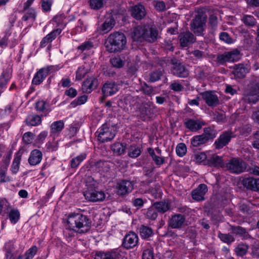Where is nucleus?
Masks as SVG:
<instances>
[{"instance_id":"obj_2","label":"nucleus","mask_w":259,"mask_h":259,"mask_svg":"<svg viewBox=\"0 0 259 259\" xmlns=\"http://www.w3.org/2000/svg\"><path fill=\"white\" fill-rule=\"evenodd\" d=\"M126 38L124 34L118 31L111 33L106 39L105 46L110 53H120L126 48Z\"/></svg>"},{"instance_id":"obj_3","label":"nucleus","mask_w":259,"mask_h":259,"mask_svg":"<svg viewBox=\"0 0 259 259\" xmlns=\"http://www.w3.org/2000/svg\"><path fill=\"white\" fill-rule=\"evenodd\" d=\"M243 96L244 99L249 103H255L259 100V84L256 79L248 84Z\"/></svg>"},{"instance_id":"obj_41","label":"nucleus","mask_w":259,"mask_h":259,"mask_svg":"<svg viewBox=\"0 0 259 259\" xmlns=\"http://www.w3.org/2000/svg\"><path fill=\"white\" fill-rule=\"evenodd\" d=\"M86 158V154L82 153L73 158L71 160L70 165L72 168H76L80 163Z\"/></svg>"},{"instance_id":"obj_23","label":"nucleus","mask_w":259,"mask_h":259,"mask_svg":"<svg viewBox=\"0 0 259 259\" xmlns=\"http://www.w3.org/2000/svg\"><path fill=\"white\" fill-rule=\"evenodd\" d=\"M232 138L231 133L225 132L221 135L219 138L215 141L214 145L217 149H221L227 145Z\"/></svg>"},{"instance_id":"obj_57","label":"nucleus","mask_w":259,"mask_h":259,"mask_svg":"<svg viewBox=\"0 0 259 259\" xmlns=\"http://www.w3.org/2000/svg\"><path fill=\"white\" fill-rule=\"evenodd\" d=\"M161 75V71L156 70L149 74V80L150 82H155L160 79Z\"/></svg>"},{"instance_id":"obj_6","label":"nucleus","mask_w":259,"mask_h":259,"mask_svg":"<svg viewBox=\"0 0 259 259\" xmlns=\"http://www.w3.org/2000/svg\"><path fill=\"white\" fill-rule=\"evenodd\" d=\"M147 26H138L135 27L132 32V37L134 41H143L145 40L149 42H152L155 38V31H153V37H149L145 34Z\"/></svg>"},{"instance_id":"obj_59","label":"nucleus","mask_w":259,"mask_h":259,"mask_svg":"<svg viewBox=\"0 0 259 259\" xmlns=\"http://www.w3.org/2000/svg\"><path fill=\"white\" fill-rule=\"evenodd\" d=\"M10 77L8 73L3 72L0 75V88H4L7 84Z\"/></svg>"},{"instance_id":"obj_8","label":"nucleus","mask_w":259,"mask_h":259,"mask_svg":"<svg viewBox=\"0 0 259 259\" xmlns=\"http://www.w3.org/2000/svg\"><path fill=\"white\" fill-rule=\"evenodd\" d=\"M226 167L232 173L240 174L246 168V163L242 159L233 158L226 164Z\"/></svg>"},{"instance_id":"obj_21","label":"nucleus","mask_w":259,"mask_h":259,"mask_svg":"<svg viewBox=\"0 0 259 259\" xmlns=\"http://www.w3.org/2000/svg\"><path fill=\"white\" fill-rule=\"evenodd\" d=\"M132 16L137 20L143 19L146 15V12L145 7L141 4L133 6L131 10Z\"/></svg>"},{"instance_id":"obj_39","label":"nucleus","mask_w":259,"mask_h":259,"mask_svg":"<svg viewBox=\"0 0 259 259\" xmlns=\"http://www.w3.org/2000/svg\"><path fill=\"white\" fill-rule=\"evenodd\" d=\"M8 213L10 221L12 224H16L20 219V213L17 209L11 208L10 206Z\"/></svg>"},{"instance_id":"obj_61","label":"nucleus","mask_w":259,"mask_h":259,"mask_svg":"<svg viewBox=\"0 0 259 259\" xmlns=\"http://www.w3.org/2000/svg\"><path fill=\"white\" fill-rule=\"evenodd\" d=\"M87 101V96L85 95H83L77 98L74 101H72L71 103V105H72V107H75L77 105H80L84 104V103L86 102Z\"/></svg>"},{"instance_id":"obj_46","label":"nucleus","mask_w":259,"mask_h":259,"mask_svg":"<svg viewBox=\"0 0 259 259\" xmlns=\"http://www.w3.org/2000/svg\"><path fill=\"white\" fill-rule=\"evenodd\" d=\"M218 237L224 242L230 244L234 241V238L230 234L218 233Z\"/></svg>"},{"instance_id":"obj_52","label":"nucleus","mask_w":259,"mask_h":259,"mask_svg":"<svg viewBox=\"0 0 259 259\" xmlns=\"http://www.w3.org/2000/svg\"><path fill=\"white\" fill-rule=\"evenodd\" d=\"M141 153L140 148L136 146H131L128 155L132 158H137Z\"/></svg>"},{"instance_id":"obj_28","label":"nucleus","mask_w":259,"mask_h":259,"mask_svg":"<svg viewBox=\"0 0 259 259\" xmlns=\"http://www.w3.org/2000/svg\"><path fill=\"white\" fill-rule=\"evenodd\" d=\"M42 155L40 151L37 149L32 150L30 154L28 162L31 165L39 164L42 159Z\"/></svg>"},{"instance_id":"obj_51","label":"nucleus","mask_w":259,"mask_h":259,"mask_svg":"<svg viewBox=\"0 0 259 259\" xmlns=\"http://www.w3.org/2000/svg\"><path fill=\"white\" fill-rule=\"evenodd\" d=\"M10 208L9 202L6 199L0 198V214L3 210H4L5 213H8Z\"/></svg>"},{"instance_id":"obj_17","label":"nucleus","mask_w":259,"mask_h":259,"mask_svg":"<svg viewBox=\"0 0 259 259\" xmlns=\"http://www.w3.org/2000/svg\"><path fill=\"white\" fill-rule=\"evenodd\" d=\"M180 46L182 48L188 47L195 41L194 35L189 31L182 32L179 35Z\"/></svg>"},{"instance_id":"obj_24","label":"nucleus","mask_w":259,"mask_h":259,"mask_svg":"<svg viewBox=\"0 0 259 259\" xmlns=\"http://www.w3.org/2000/svg\"><path fill=\"white\" fill-rule=\"evenodd\" d=\"M242 184L247 189L254 191H259V179L250 177L245 178L242 181Z\"/></svg>"},{"instance_id":"obj_12","label":"nucleus","mask_w":259,"mask_h":259,"mask_svg":"<svg viewBox=\"0 0 259 259\" xmlns=\"http://www.w3.org/2000/svg\"><path fill=\"white\" fill-rule=\"evenodd\" d=\"M186 217L180 213L171 215L168 221V226L173 229H181L185 225Z\"/></svg>"},{"instance_id":"obj_7","label":"nucleus","mask_w":259,"mask_h":259,"mask_svg":"<svg viewBox=\"0 0 259 259\" xmlns=\"http://www.w3.org/2000/svg\"><path fill=\"white\" fill-rule=\"evenodd\" d=\"M167 61H169V60H167ZM169 61V63L171 65L170 72L173 75L179 77H186L188 76V70L179 60L173 58Z\"/></svg>"},{"instance_id":"obj_37","label":"nucleus","mask_w":259,"mask_h":259,"mask_svg":"<svg viewBox=\"0 0 259 259\" xmlns=\"http://www.w3.org/2000/svg\"><path fill=\"white\" fill-rule=\"evenodd\" d=\"M140 116L143 120L149 118L151 115V109L148 105H144L140 108Z\"/></svg>"},{"instance_id":"obj_35","label":"nucleus","mask_w":259,"mask_h":259,"mask_svg":"<svg viewBox=\"0 0 259 259\" xmlns=\"http://www.w3.org/2000/svg\"><path fill=\"white\" fill-rule=\"evenodd\" d=\"M217 131L213 127H207L203 129V133L202 135L208 142L209 140H212L217 136Z\"/></svg>"},{"instance_id":"obj_58","label":"nucleus","mask_w":259,"mask_h":259,"mask_svg":"<svg viewBox=\"0 0 259 259\" xmlns=\"http://www.w3.org/2000/svg\"><path fill=\"white\" fill-rule=\"evenodd\" d=\"M37 251V247L35 245L32 246L25 253V259H32Z\"/></svg>"},{"instance_id":"obj_44","label":"nucleus","mask_w":259,"mask_h":259,"mask_svg":"<svg viewBox=\"0 0 259 259\" xmlns=\"http://www.w3.org/2000/svg\"><path fill=\"white\" fill-rule=\"evenodd\" d=\"M6 250V259H15L12 251L14 248V244L12 242L7 243L5 245Z\"/></svg>"},{"instance_id":"obj_36","label":"nucleus","mask_w":259,"mask_h":259,"mask_svg":"<svg viewBox=\"0 0 259 259\" xmlns=\"http://www.w3.org/2000/svg\"><path fill=\"white\" fill-rule=\"evenodd\" d=\"M111 150L113 153L117 155H121L124 153L125 151V145L121 143H115L111 146Z\"/></svg>"},{"instance_id":"obj_4","label":"nucleus","mask_w":259,"mask_h":259,"mask_svg":"<svg viewBox=\"0 0 259 259\" xmlns=\"http://www.w3.org/2000/svg\"><path fill=\"white\" fill-rule=\"evenodd\" d=\"M98 140L102 143L112 140L115 136V132L112 127L107 123L104 124L96 132Z\"/></svg>"},{"instance_id":"obj_22","label":"nucleus","mask_w":259,"mask_h":259,"mask_svg":"<svg viewBox=\"0 0 259 259\" xmlns=\"http://www.w3.org/2000/svg\"><path fill=\"white\" fill-rule=\"evenodd\" d=\"M97 85L98 80L94 77H90L83 81L82 84V90L84 93H90L96 88Z\"/></svg>"},{"instance_id":"obj_48","label":"nucleus","mask_w":259,"mask_h":259,"mask_svg":"<svg viewBox=\"0 0 259 259\" xmlns=\"http://www.w3.org/2000/svg\"><path fill=\"white\" fill-rule=\"evenodd\" d=\"M26 14L23 16L22 20L24 21H27L30 19L34 20L36 18V13L34 9L30 8L27 10Z\"/></svg>"},{"instance_id":"obj_18","label":"nucleus","mask_w":259,"mask_h":259,"mask_svg":"<svg viewBox=\"0 0 259 259\" xmlns=\"http://www.w3.org/2000/svg\"><path fill=\"white\" fill-rule=\"evenodd\" d=\"M207 187L205 184H200L198 187L193 190L191 193L192 198L197 201H202L204 199V195L207 192Z\"/></svg>"},{"instance_id":"obj_60","label":"nucleus","mask_w":259,"mask_h":259,"mask_svg":"<svg viewBox=\"0 0 259 259\" xmlns=\"http://www.w3.org/2000/svg\"><path fill=\"white\" fill-rule=\"evenodd\" d=\"M34 135L30 132L25 133L23 136V141L25 144H29L32 143L34 139Z\"/></svg>"},{"instance_id":"obj_33","label":"nucleus","mask_w":259,"mask_h":259,"mask_svg":"<svg viewBox=\"0 0 259 259\" xmlns=\"http://www.w3.org/2000/svg\"><path fill=\"white\" fill-rule=\"evenodd\" d=\"M49 107V104L44 100L38 101L35 103V109L39 112L43 113L45 116H47L51 111Z\"/></svg>"},{"instance_id":"obj_27","label":"nucleus","mask_w":259,"mask_h":259,"mask_svg":"<svg viewBox=\"0 0 259 259\" xmlns=\"http://www.w3.org/2000/svg\"><path fill=\"white\" fill-rule=\"evenodd\" d=\"M185 126L192 132H196L202 128L204 125L202 121L192 119H188L184 123Z\"/></svg>"},{"instance_id":"obj_63","label":"nucleus","mask_w":259,"mask_h":259,"mask_svg":"<svg viewBox=\"0 0 259 259\" xmlns=\"http://www.w3.org/2000/svg\"><path fill=\"white\" fill-rule=\"evenodd\" d=\"M104 5L103 0H90V6L94 9H99Z\"/></svg>"},{"instance_id":"obj_64","label":"nucleus","mask_w":259,"mask_h":259,"mask_svg":"<svg viewBox=\"0 0 259 259\" xmlns=\"http://www.w3.org/2000/svg\"><path fill=\"white\" fill-rule=\"evenodd\" d=\"M112 66L116 68H121L124 65V62L120 58H114L110 60Z\"/></svg>"},{"instance_id":"obj_29","label":"nucleus","mask_w":259,"mask_h":259,"mask_svg":"<svg viewBox=\"0 0 259 259\" xmlns=\"http://www.w3.org/2000/svg\"><path fill=\"white\" fill-rule=\"evenodd\" d=\"M153 205L157 211L160 213H164L170 208V204L168 201L156 202Z\"/></svg>"},{"instance_id":"obj_5","label":"nucleus","mask_w":259,"mask_h":259,"mask_svg":"<svg viewBox=\"0 0 259 259\" xmlns=\"http://www.w3.org/2000/svg\"><path fill=\"white\" fill-rule=\"evenodd\" d=\"M57 66H48L39 69L32 79V83L38 85L41 83L49 74L54 73L58 70Z\"/></svg>"},{"instance_id":"obj_31","label":"nucleus","mask_w":259,"mask_h":259,"mask_svg":"<svg viewBox=\"0 0 259 259\" xmlns=\"http://www.w3.org/2000/svg\"><path fill=\"white\" fill-rule=\"evenodd\" d=\"M139 229L140 235L143 239H148L154 234L153 229L149 226L141 225Z\"/></svg>"},{"instance_id":"obj_38","label":"nucleus","mask_w":259,"mask_h":259,"mask_svg":"<svg viewBox=\"0 0 259 259\" xmlns=\"http://www.w3.org/2000/svg\"><path fill=\"white\" fill-rule=\"evenodd\" d=\"M207 142L202 134L194 136L191 140V145L193 147H198Z\"/></svg>"},{"instance_id":"obj_50","label":"nucleus","mask_w":259,"mask_h":259,"mask_svg":"<svg viewBox=\"0 0 259 259\" xmlns=\"http://www.w3.org/2000/svg\"><path fill=\"white\" fill-rule=\"evenodd\" d=\"M89 69L83 66L79 67L76 72V79L81 80L88 73Z\"/></svg>"},{"instance_id":"obj_42","label":"nucleus","mask_w":259,"mask_h":259,"mask_svg":"<svg viewBox=\"0 0 259 259\" xmlns=\"http://www.w3.org/2000/svg\"><path fill=\"white\" fill-rule=\"evenodd\" d=\"M241 20L245 25L249 26H253L256 23V19L251 15H244L242 17Z\"/></svg>"},{"instance_id":"obj_32","label":"nucleus","mask_w":259,"mask_h":259,"mask_svg":"<svg viewBox=\"0 0 259 259\" xmlns=\"http://www.w3.org/2000/svg\"><path fill=\"white\" fill-rule=\"evenodd\" d=\"M205 164H208L210 166L222 167L223 164V160L222 157L217 155H213L207 159V161L205 162Z\"/></svg>"},{"instance_id":"obj_53","label":"nucleus","mask_w":259,"mask_h":259,"mask_svg":"<svg viewBox=\"0 0 259 259\" xmlns=\"http://www.w3.org/2000/svg\"><path fill=\"white\" fill-rule=\"evenodd\" d=\"M248 248L247 245L240 244L236 248L235 252L238 255L243 256L246 253Z\"/></svg>"},{"instance_id":"obj_45","label":"nucleus","mask_w":259,"mask_h":259,"mask_svg":"<svg viewBox=\"0 0 259 259\" xmlns=\"http://www.w3.org/2000/svg\"><path fill=\"white\" fill-rule=\"evenodd\" d=\"M158 212L152 204L147 210L146 213V217L151 220H155L158 216Z\"/></svg>"},{"instance_id":"obj_14","label":"nucleus","mask_w":259,"mask_h":259,"mask_svg":"<svg viewBox=\"0 0 259 259\" xmlns=\"http://www.w3.org/2000/svg\"><path fill=\"white\" fill-rule=\"evenodd\" d=\"M200 95L205 103L209 107H215L219 104L218 96L212 91H205L201 93Z\"/></svg>"},{"instance_id":"obj_55","label":"nucleus","mask_w":259,"mask_h":259,"mask_svg":"<svg viewBox=\"0 0 259 259\" xmlns=\"http://www.w3.org/2000/svg\"><path fill=\"white\" fill-rule=\"evenodd\" d=\"M219 38L220 40L228 44H231L233 42V39L226 32H221L219 35Z\"/></svg>"},{"instance_id":"obj_13","label":"nucleus","mask_w":259,"mask_h":259,"mask_svg":"<svg viewBox=\"0 0 259 259\" xmlns=\"http://www.w3.org/2000/svg\"><path fill=\"white\" fill-rule=\"evenodd\" d=\"M139 242V237L137 234L130 232L124 237L122 246L126 249H131L136 246Z\"/></svg>"},{"instance_id":"obj_40","label":"nucleus","mask_w":259,"mask_h":259,"mask_svg":"<svg viewBox=\"0 0 259 259\" xmlns=\"http://www.w3.org/2000/svg\"><path fill=\"white\" fill-rule=\"evenodd\" d=\"M64 123L63 120H58L52 123L51 125V133H57L60 132L64 128Z\"/></svg>"},{"instance_id":"obj_47","label":"nucleus","mask_w":259,"mask_h":259,"mask_svg":"<svg viewBox=\"0 0 259 259\" xmlns=\"http://www.w3.org/2000/svg\"><path fill=\"white\" fill-rule=\"evenodd\" d=\"M21 161V156H17L14 158V159L13 161L11 170L13 174H16L19 170V164Z\"/></svg>"},{"instance_id":"obj_56","label":"nucleus","mask_w":259,"mask_h":259,"mask_svg":"<svg viewBox=\"0 0 259 259\" xmlns=\"http://www.w3.org/2000/svg\"><path fill=\"white\" fill-rule=\"evenodd\" d=\"M7 170L5 168L0 167V184L10 182L11 178L7 176Z\"/></svg>"},{"instance_id":"obj_62","label":"nucleus","mask_w":259,"mask_h":259,"mask_svg":"<svg viewBox=\"0 0 259 259\" xmlns=\"http://www.w3.org/2000/svg\"><path fill=\"white\" fill-rule=\"evenodd\" d=\"M61 31L62 29L61 28H57L51 32L46 36L49 38V40L50 41V42H52L56 38L58 35L61 33Z\"/></svg>"},{"instance_id":"obj_34","label":"nucleus","mask_w":259,"mask_h":259,"mask_svg":"<svg viewBox=\"0 0 259 259\" xmlns=\"http://www.w3.org/2000/svg\"><path fill=\"white\" fill-rule=\"evenodd\" d=\"M147 151L151 157L152 160L155 162L156 165L160 166L165 162V158L156 155L154 150L153 148H148Z\"/></svg>"},{"instance_id":"obj_25","label":"nucleus","mask_w":259,"mask_h":259,"mask_svg":"<svg viewBox=\"0 0 259 259\" xmlns=\"http://www.w3.org/2000/svg\"><path fill=\"white\" fill-rule=\"evenodd\" d=\"M115 20L113 17L112 16H109L99 28V30L101 33H106L113 28L115 25Z\"/></svg>"},{"instance_id":"obj_54","label":"nucleus","mask_w":259,"mask_h":259,"mask_svg":"<svg viewBox=\"0 0 259 259\" xmlns=\"http://www.w3.org/2000/svg\"><path fill=\"white\" fill-rule=\"evenodd\" d=\"M187 152V147L185 144L180 143L176 147L177 154L180 157H183Z\"/></svg>"},{"instance_id":"obj_43","label":"nucleus","mask_w":259,"mask_h":259,"mask_svg":"<svg viewBox=\"0 0 259 259\" xmlns=\"http://www.w3.org/2000/svg\"><path fill=\"white\" fill-rule=\"evenodd\" d=\"M230 230L231 232L237 235L242 236L247 233L246 230L239 226H231Z\"/></svg>"},{"instance_id":"obj_30","label":"nucleus","mask_w":259,"mask_h":259,"mask_svg":"<svg viewBox=\"0 0 259 259\" xmlns=\"http://www.w3.org/2000/svg\"><path fill=\"white\" fill-rule=\"evenodd\" d=\"M37 114H30L27 116L25 119L26 123L27 125L37 126L41 123V117Z\"/></svg>"},{"instance_id":"obj_11","label":"nucleus","mask_w":259,"mask_h":259,"mask_svg":"<svg viewBox=\"0 0 259 259\" xmlns=\"http://www.w3.org/2000/svg\"><path fill=\"white\" fill-rule=\"evenodd\" d=\"M206 19L202 15H198L191 23V29L195 34L200 35L204 30Z\"/></svg>"},{"instance_id":"obj_19","label":"nucleus","mask_w":259,"mask_h":259,"mask_svg":"<svg viewBox=\"0 0 259 259\" xmlns=\"http://www.w3.org/2000/svg\"><path fill=\"white\" fill-rule=\"evenodd\" d=\"M120 253L117 250L108 251H97L95 255L94 259H119Z\"/></svg>"},{"instance_id":"obj_9","label":"nucleus","mask_w":259,"mask_h":259,"mask_svg":"<svg viewBox=\"0 0 259 259\" xmlns=\"http://www.w3.org/2000/svg\"><path fill=\"white\" fill-rule=\"evenodd\" d=\"M240 59V52L238 49H234L231 51L226 52L217 56L218 61L222 64L226 62H235Z\"/></svg>"},{"instance_id":"obj_15","label":"nucleus","mask_w":259,"mask_h":259,"mask_svg":"<svg viewBox=\"0 0 259 259\" xmlns=\"http://www.w3.org/2000/svg\"><path fill=\"white\" fill-rule=\"evenodd\" d=\"M119 90L118 84L114 81L105 82L102 88V92L104 97L111 96L115 94Z\"/></svg>"},{"instance_id":"obj_20","label":"nucleus","mask_w":259,"mask_h":259,"mask_svg":"<svg viewBox=\"0 0 259 259\" xmlns=\"http://www.w3.org/2000/svg\"><path fill=\"white\" fill-rule=\"evenodd\" d=\"M111 163L106 161H98L93 165V168L101 175L108 173L111 168Z\"/></svg>"},{"instance_id":"obj_1","label":"nucleus","mask_w":259,"mask_h":259,"mask_svg":"<svg viewBox=\"0 0 259 259\" xmlns=\"http://www.w3.org/2000/svg\"><path fill=\"white\" fill-rule=\"evenodd\" d=\"M91 221L85 215L80 213L69 214L67 219L68 228L64 231V235L71 238L74 232L84 233L91 228Z\"/></svg>"},{"instance_id":"obj_26","label":"nucleus","mask_w":259,"mask_h":259,"mask_svg":"<svg viewBox=\"0 0 259 259\" xmlns=\"http://www.w3.org/2000/svg\"><path fill=\"white\" fill-rule=\"evenodd\" d=\"M233 68V74L235 76L239 78L244 77L246 74L249 72V69L247 66L242 64L234 65Z\"/></svg>"},{"instance_id":"obj_16","label":"nucleus","mask_w":259,"mask_h":259,"mask_svg":"<svg viewBox=\"0 0 259 259\" xmlns=\"http://www.w3.org/2000/svg\"><path fill=\"white\" fill-rule=\"evenodd\" d=\"M85 199L92 202L103 201L105 197V193L102 191L96 190H89L84 193Z\"/></svg>"},{"instance_id":"obj_10","label":"nucleus","mask_w":259,"mask_h":259,"mask_svg":"<svg viewBox=\"0 0 259 259\" xmlns=\"http://www.w3.org/2000/svg\"><path fill=\"white\" fill-rule=\"evenodd\" d=\"M135 183L133 181L122 180L118 182L116 185L117 194L120 196H125L130 193L134 189Z\"/></svg>"},{"instance_id":"obj_49","label":"nucleus","mask_w":259,"mask_h":259,"mask_svg":"<svg viewBox=\"0 0 259 259\" xmlns=\"http://www.w3.org/2000/svg\"><path fill=\"white\" fill-rule=\"evenodd\" d=\"M94 47L93 44L90 41H86L79 45L77 49L80 53H82L84 51L91 50Z\"/></svg>"}]
</instances>
